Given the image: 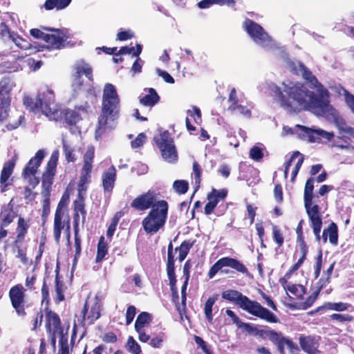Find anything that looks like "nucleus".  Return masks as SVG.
<instances>
[{
    "mask_svg": "<svg viewBox=\"0 0 354 354\" xmlns=\"http://www.w3.org/2000/svg\"><path fill=\"white\" fill-rule=\"evenodd\" d=\"M284 61L292 73L301 75L318 94L309 91L301 83L290 81L283 82L281 87L272 82H266L265 88L278 97L281 106L294 111L308 110L318 115L332 113L333 110L329 104L328 91L311 71L299 61H292L289 58Z\"/></svg>",
    "mask_w": 354,
    "mask_h": 354,
    "instance_id": "1",
    "label": "nucleus"
},
{
    "mask_svg": "<svg viewBox=\"0 0 354 354\" xmlns=\"http://www.w3.org/2000/svg\"><path fill=\"white\" fill-rule=\"evenodd\" d=\"M120 102V97L115 86L111 83L105 84L102 92L101 113L95 130L97 140L116 127Z\"/></svg>",
    "mask_w": 354,
    "mask_h": 354,
    "instance_id": "2",
    "label": "nucleus"
},
{
    "mask_svg": "<svg viewBox=\"0 0 354 354\" xmlns=\"http://www.w3.org/2000/svg\"><path fill=\"white\" fill-rule=\"evenodd\" d=\"M23 103L26 109L34 114L44 115L50 120L62 119L61 105L55 102V93L48 86L41 87L35 97H24Z\"/></svg>",
    "mask_w": 354,
    "mask_h": 354,
    "instance_id": "3",
    "label": "nucleus"
},
{
    "mask_svg": "<svg viewBox=\"0 0 354 354\" xmlns=\"http://www.w3.org/2000/svg\"><path fill=\"white\" fill-rule=\"evenodd\" d=\"M243 28L252 41L258 46L273 52L275 55L281 56L283 60L288 58L286 48L277 42L265 29L257 22L252 19H246L243 23Z\"/></svg>",
    "mask_w": 354,
    "mask_h": 354,
    "instance_id": "4",
    "label": "nucleus"
},
{
    "mask_svg": "<svg viewBox=\"0 0 354 354\" xmlns=\"http://www.w3.org/2000/svg\"><path fill=\"white\" fill-rule=\"evenodd\" d=\"M224 299L234 302L248 313L270 323H277L279 319L276 315L263 307L259 303L250 300L248 297L234 290H227L222 293Z\"/></svg>",
    "mask_w": 354,
    "mask_h": 354,
    "instance_id": "5",
    "label": "nucleus"
},
{
    "mask_svg": "<svg viewBox=\"0 0 354 354\" xmlns=\"http://www.w3.org/2000/svg\"><path fill=\"white\" fill-rule=\"evenodd\" d=\"M95 156V147L88 145L83 155V165L78 183V200L74 203L75 212H79L82 216V222L85 220L86 211L84 209V199L87 190V187L91 182L93 162Z\"/></svg>",
    "mask_w": 354,
    "mask_h": 354,
    "instance_id": "6",
    "label": "nucleus"
},
{
    "mask_svg": "<svg viewBox=\"0 0 354 354\" xmlns=\"http://www.w3.org/2000/svg\"><path fill=\"white\" fill-rule=\"evenodd\" d=\"M315 181L314 178H310L307 180L304 188V202L316 240L319 241L321 240L320 232L322 227V221L319 212L320 208L316 201L317 196L313 194Z\"/></svg>",
    "mask_w": 354,
    "mask_h": 354,
    "instance_id": "7",
    "label": "nucleus"
},
{
    "mask_svg": "<svg viewBox=\"0 0 354 354\" xmlns=\"http://www.w3.org/2000/svg\"><path fill=\"white\" fill-rule=\"evenodd\" d=\"M45 326L49 334L52 345L55 346L56 339H58L60 354H68L67 332H64L61 327L59 316L52 311H47L45 315Z\"/></svg>",
    "mask_w": 354,
    "mask_h": 354,
    "instance_id": "8",
    "label": "nucleus"
},
{
    "mask_svg": "<svg viewBox=\"0 0 354 354\" xmlns=\"http://www.w3.org/2000/svg\"><path fill=\"white\" fill-rule=\"evenodd\" d=\"M168 204L165 201H158L154 204L148 215L142 220L145 231L148 234L157 232L165 223Z\"/></svg>",
    "mask_w": 354,
    "mask_h": 354,
    "instance_id": "9",
    "label": "nucleus"
},
{
    "mask_svg": "<svg viewBox=\"0 0 354 354\" xmlns=\"http://www.w3.org/2000/svg\"><path fill=\"white\" fill-rule=\"evenodd\" d=\"M288 134H296L299 138L307 140L310 142H319L322 138L330 140L334 136L332 132H327L320 129L308 128L299 124L296 125L294 128L283 126L281 136H286Z\"/></svg>",
    "mask_w": 354,
    "mask_h": 354,
    "instance_id": "10",
    "label": "nucleus"
},
{
    "mask_svg": "<svg viewBox=\"0 0 354 354\" xmlns=\"http://www.w3.org/2000/svg\"><path fill=\"white\" fill-rule=\"evenodd\" d=\"M163 159L168 162H175L178 159V153L168 131H165L155 138Z\"/></svg>",
    "mask_w": 354,
    "mask_h": 354,
    "instance_id": "11",
    "label": "nucleus"
},
{
    "mask_svg": "<svg viewBox=\"0 0 354 354\" xmlns=\"http://www.w3.org/2000/svg\"><path fill=\"white\" fill-rule=\"evenodd\" d=\"M44 151L42 149L39 150L35 153V156L29 160L23 171L22 176L24 180L32 188H35L39 183V180L35 175L37 174V169L44 158Z\"/></svg>",
    "mask_w": 354,
    "mask_h": 354,
    "instance_id": "12",
    "label": "nucleus"
},
{
    "mask_svg": "<svg viewBox=\"0 0 354 354\" xmlns=\"http://www.w3.org/2000/svg\"><path fill=\"white\" fill-rule=\"evenodd\" d=\"M100 301L97 296L88 297L81 312L84 325H91L100 316Z\"/></svg>",
    "mask_w": 354,
    "mask_h": 354,
    "instance_id": "13",
    "label": "nucleus"
},
{
    "mask_svg": "<svg viewBox=\"0 0 354 354\" xmlns=\"http://www.w3.org/2000/svg\"><path fill=\"white\" fill-rule=\"evenodd\" d=\"M74 74L72 87L74 91L81 90L83 85L82 76L84 75L88 80L93 81V70L89 64L84 60L77 61L74 65Z\"/></svg>",
    "mask_w": 354,
    "mask_h": 354,
    "instance_id": "14",
    "label": "nucleus"
},
{
    "mask_svg": "<svg viewBox=\"0 0 354 354\" xmlns=\"http://www.w3.org/2000/svg\"><path fill=\"white\" fill-rule=\"evenodd\" d=\"M223 267H230L242 274H249L248 268L241 261L230 257H223L212 266L209 271V277L213 278Z\"/></svg>",
    "mask_w": 354,
    "mask_h": 354,
    "instance_id": "15",
    "label": "nucleus"
},
{
    "mask_svg": "<svg viewBox=\"0 0 354 354\" xmlns=\"http://www.w3.org/2000/svg\"><path fill=\"white\" fill-rule=\"evenodd\" d=\"M264 333L276 345L280 353H283L286 351L291 353L298 351L297 345L291 339L283 336L281 333L274 330H267Z\"/></svg>",
    "mask_w": 354,
    "mask_h": 354,
    "instance_id": "16",
    "label": "nucleus"
},
{
    "mask_svg": "<svg viewBox=\"0 0 354 354\" xmlns=\"http://www.w3.org/2000/svg\"><path fill=\"white\" fill-rule=\"evenodd\" d=\"M9 297L12 307L19 316H24V288L21 284L12 287L9 292Z\"/></svg>",
    "mask_w": 354,
    "mask_h": 354,
    "instance_id": "17",
    "label": "nucleus"
},
{
    "mask_svg": "<svg viewBox=\"0 0 354 354\" xmlns=\"http://www.w3.org/2000/svg\"><path fill=\"white\" fill-rule=\"evenodd\" d=\"M45 45L48 49H59L65 46L67 39L66 35L59 29H47Z\"/></svg>",
    "mask_w": 354,
    "mask_h": 354,
    "instance_id": "18",
    "label": "nucleus"
},
{
    "mask_svg": "<svg viewBox=\"0 0 354 354\" xmlns=\"http://www.w3.org/2000/svg\"><path fill=\"white\" fill-rule=\"evenodd\" d=\"M58 158V150L53 151L47 163L46 171L42 176V185L46 189H48L52 184V180L55 174Z\"/></svg>",
    "mask_w": 354,
    "mask_h": 354,
    "instance_id": "19",
    "label": "nucleus"
},
{
    "mask_svg": "<svg viewBox=\"0 0 354 354\" xmlns=\"http://www.w3.org/2000/svg\"><path fill=\"white\" fill-rule=\"evenodd\" d=\"M156 197L153 192H148L134 198L131 206L139 211H144L156 204Z\"/></svg>",
    "mask_w": 354,
    "mask_h": 354,
    "instance_id": "20",
    "label": "nucleus"
},
{
    "mask_svg": "<svg viewBox=\"0 0 354 354\" xmlns=\"http://www.w3.org/2000/svg\"><path fill=\"white\" fill-rule=\"evenodd\" d=\"M64 203L61 201L57 205L55 214L53 234L55 240L57 243L59 242L62 230L64 228L65 226L64 221H63L64 216Z\"/></svg>",
    "mask_w": 354,
    "mask_h": 354,
    "instance_id": "21",
    "label": "nucleus"
},
{
    "mask_svg": "<svg viewBox=\"0 0 354 354\" xmlns=\"http://www.w3.org/2000/svg\"><path fill=\"white\" fill-rule=\"evenodd\" d=\"M116 180V169L113 166L110 167L102 174V182L104 194H110L114 187Z\"/></svg>",
    "mask_w": 354,
    "mask_h": 354,
    "instance_id": "22",
    "label": "nucleus"
},
{
    "mask_svg": "<svg viewBox=\"0 0 354 354\" xmlns=\"http://www.w3.org/2000/svg\"><path fill=\"white\" fill-rule=\"evenodd\" d=\"M15 160H11L6 162L3 165L0 176V185L1 192H5L8 185L7 180L12 175L15 167Z\"/></svg>",
    "mask_w": 354,
    "mask_h": 354,
    "instance_id": "23",
    "label": "nucleus"
},
{
    "mask_svg": "<svg viewBox=\"0 0 354 354\" xmlns=\"http://www.w3.org/2000/svg\"><path fill=\"white\" fill-rule=\"evenodd\" d=\"M297 158H298V160L291 174L292 180H293L294 178L297 176L298 171L304 162V158L301 156V154L299 151H295L291 156L290 160L285 163L284 174L286 176L292 162Z\"/></svg>",
    "mask_w": 354,
    "mask_h": 354,
    "instance_id": "24",
    "label": "nucleus"
},
{
    "mask_svg": "<svg viewBox=\"0 0 354 354\" xmlns=\"http://www.w3.org/2000/svg\"><path fill=\"white\" fill-rule=\"evenodd\" d=\"M16 214L10 205L2 206L0 213V222L4 227L10 224L15 218Z\"/></svg>",
    "mask_w": 354,
    "mask_h": 354,
    "instance_id": "25",
    "label": "nucleus"
},
{
    "mask_svg": "<svg viewBox=\"0 0 354 354\" xmlns=\"http://www.w3.org/2000/svg\"><path fill=\"white\" fill-rule=\"evenodd\" d=\"M251 109V106H243L239 104L238 102H233L228 107V110L233 114H239L247 119L250 118L252 116Z\"/></svg>",
    "mask_w": 354,
    "mask_h": 354,
    "instance_id": "26",
    "label": "nucleus"
},
{
    "mask_svg": "<svg viewBox=\"0 0 354 354\" xmlns=\"http://www.w3.org/2000/svg\"><path fill=\"white\" fill-rule=\"evenodd\" d=\"M71 1L72 0H46L41 8L46 10H62L67 8Z\"/></svg>",
    "mask_w": 354,
    "mask_h": 354,
    "instance_id": "27",
    "label": "nucleus"
},
{
    "mask_svg": "<svg viewBox=\"0 0 354 354\" xmlns=\"http://www.w3.org/2000/svg\"><path fill=\"white\" fill-rule=\"evenodd\" d=\"M29 227L28 221H26L24 218L19 217L17 222V227L16 229L17 237L15 243H21L24 241L26 234H27Z\"/></svg>",
    "mask_w": 354,
    "mask_h": 354,
    "instance_id": "28",
    "label": "nucleus"
},
{
    "mask_svg": "<svg viewBox=\"0 0 354 354\" xmlns=\"http://www.w3.org/2000/svg\"><path fill=\"white\" fill-rule=\"evenodd\" d=\"M328 237L331 244L337 245L338 239L337 227L334 223H330L328 227L324 230L321 238L324 243H326Z\"/></svg>",
    "mask_w": 354,
    "mask_h": 354,
    "instance_id": "29",
    "label": "nucleus"
},
{
    "mask_svg": "<svg viewBox=\"0 0 354 354\" xmlns=\"http://www.w3.org/2000/svg\"><path fill=\"white\" fill-rule=\"evenodd\" d=\"M149 93L140 97V104L145 106L152 107L160 100V97L153 88H149Z\"/></svg>",
    "mask_w": 354,
    "mask_h": 354,
    "instance_id": "30",
    "label": "nucleus"
},
{
    "mask_svg": "<svg viewBox=\"0 0 354 354\" xmlns=\"http://www.w3.org/2000/svg\"><path fill=\"white\" fill-rule=\"evenodd\" d=\"M15 86V84L12 79L9 77H3L0 81V100H1L2 98H8L10 100L9 97L7 95L12 90Z\"/></svg>",
    "mask_w": 354,
    "mask_h": 354,
    "instance_id": "31",
    "label": "nucleus"
},
{
    "mask_svg": "<svg viewBox=\"0 0 354 354\" xmlns=\"http://www.w3.org/2000/svg\"><path fill=\"white\" fill-rule=\"evenodd\" d=\"M299 344L302 350L308 354H313V351L317 346L315 338L310 336H301L299 337Z\"/></svg>",
    "mask_w": 354,
    "mask_h": 354,
    "instance_id": "32",
    "label": "nucleus"
},
{
    "mask_svg": "<svg viewBox=\"0 0 354 354\" xmlns=\"http://www.w3.org/2000/svg\"><path fill=\"white\" fill-rule=\"evenodd\" d=\"M62 118H64L66 122L68 124H75L81 119L80 114L76 110L66 109L62 110Z\"/></svg>",
    "mask_w": 354,
    "mask_h": 354,
    "instance_id": "33",
    "label": "nucleus"
},
{
    "mask_svg": "<svg viewBox=\"0 0 354 354\" xmlns=\"http://www.w3.org/2000/svg\"><path fill=\"white\" fill-rule=\"evenodd\" d=\"M151 322V316L148 313L142 312L140 313L135 322V329H145V326L149 324Z\"/></svg>",
    "mask_w": 354,
    "mask_h": 354,
    "instance_id": "34",
    "label": "nucleus"
},
{
    "mask_svg": "<svg viewBox=\"0 0 354 354\" xmlns=\"http://www.w3.org/2000/svg\"><path fill=\"white\" fill-rule=\"evenodd\" d=\"M62 145L66 160L68 162H75L76 160V157L74 153L73 149L71 147V145L68 142L64 136L62 137Z\"/></svg>",
    "mask_w": 354,
    "mask_h": 354,
    "instance_id": "35",
    "label": "nucleus"
},
{
    "mask_svg": "<svg viewBox=\"0 0 354 354\" xmlns=\"http://www.w3.org/2000/svg\"><path fill=\"white\" fill-rule=\"evenodd\" d=\"M10 100L8 98L0 100V123H2L8 117Z\"/></svg>",
    "mask_w": 354,
    "mask_h": 354,
    "instance_id": "36",
    "label": "nucleus"
},
{
    "mask_svg": "<svg viewBox=\"0 0 354 354\" xmlns=\"http://www.w3.org/2000/svg\"><path fill=\"white\" fill-rule=\"evenodd\" d=\"M193 243L189 241H183L180 247L176 248V251H178V259L183 261L187 257Z\"/></svg>",
    "mask_w": 354,
    "mask_h": 354,
    "instance_id": "37",
    "label": "nucleus"
},
{
    "mask_svg": "<svg viewBox=\"0 0 354 354\" xmlns=\"http://www.w3.org/2000/svg\"><path fill=\"white\" fill-rule=\"evenodd\" d=\"M217 299L216 296L209 297L205 304L204 313L209 322H212L213 319L212 307Z\"/></svg>",
    "mask_w": 354,
    "mask_h": 354,
    "instance_id": "38",
    "label": "nucleus"
},
{
    "mask_svg": "<svg viewBox=\"0 0 354 354\" xmlns=\"http://www.w3.org/2000/svg\"><path fill=\"white\" fill-rule=\"evenodd\" d=\"M280 283L286 291L290 292L295 296H299L303 290L302 286L289 283L284 279H280Z\"/></svg>",
    "mask_w": 354,
    "mask_h": 354,
    "instance_id": "39",
    "label": "nucleus"
},
{
    "mask_svg": "<svg viewBox=\"0 0 354 354\" xmlns=\"http://www.w3.org/2000/svg\"><path fill=\"white\" fill-rule=\"evenodd\" d=\"M107 254V245L104 242V237L100 239L97 245V252L96 256V262H100L103 260L106 254Z\"/></svg>",
    "mask_w": 354,
    "mask_h": 354,
    "instance_id": "40",
    "label": "nucleus"
},
{
    "mask_svg": "<svg viewBox=\"0 0 354 354\" xmlns=\"http://www.w3.org/2000/svg\"><path fill=\"white\" fill-rule=\"evenodd\" d=\"M326 308L335 311H344L348 310L351 306L348 303L344 302H328L325 305Z\"/></svg>",
    "mask_w": 354,
    "mask_h": 354,
    "instance_id": "41",
    "label": "nucleus"
},
{
    "mask_svg": "<svg viewBox=\"0 0 354 354\" xmlns=\"http://www.w3.org/2000/svg\"><path fill=\"white\" fill-rule=\"evenodd\" d=\"M189 184L186 180H178L173 183V188L179 194H184L188 189Z\"/></svg>",
    "mask_w": 354,
    "mask_h": 354,
    "instance_id": "42",
    "label": "nucleus"
},
{
    "mask_svg": "<svg viewBox=\"0 0 354 354\" xmlns=\"http://www.w3.org/2000/svg\"><path fill=\"white\" fill-rule=\"evenodd\" d=\"M10 38L16 44V46L21 49H28L30 46L28 41L14 32H12V34L10 35Z\"/></svg>",
    "mask_w": 354,
    "mask_h": 354,
    "instance_id": "43",
    "label": "nucleus"
},
{
    "mask_svg": "<svg viewBox=\"0 0 354 354\" xmlns=\"http://www.w3.org/2000/svg\"><path fill=\"white\" fill-rule=\"evenodd\" d=\"M342 95L344 96L345 103L351 113L354 115V95L351 94L346 89H343Z\"/></svg>",
    "mask_w": 354,
    "mask_h": 354,
    "instance_id": "44",
    "label": "nucleus"
},
{
    "mask_svg": "<svg viewBox=\"0 0 354 354\" xmlns=\"http://www.w3.org/2000/svg\"><path fill=\"white\" fill-rule=\"evenodd\" d=\"M20 244L21 243H18L16 245L15 243L17 248L16 257L18 258L22 263L26 265L28 263V259L26 257V248L21 247Z\"/></svg>",
    "mask_w": 354,
    "mask_h": 354,
    "instance_id": "45",
    "label": "nucleus"
},
{
    "mask_svg": "<svg viewBox=\"0 0 354 354\" xmlns=\"http://www.w3.org/2000/svg\"><path fill=\"white\" fill-rule=\"evenodd\" d=\"M127 348L129 352L132 354H140L141 352L140 345L134 340L132 337H129L127 344Z\"/></svg>",
    "mask_w": 354,
    "mask_h": 354,
    "instance_id": "46",
    "label": "nucleus"
},
{
    "mask_svg": "<svg viewBox=\"0 0 354 354\" xmlns=\"http://www.w3.org/2000/svg\"><path fill=\"white\" fill-rule=\"evenodd\" d=\"M208 203L205 206V213L210 214L218 203V199L216 198L213 195L209 194L207 196Z\"/></svg>",
    "mask_w": 354,
    "mask_h": 354,
    "instance_id": "47",
    "label": "nucleus"
},
{
    "mask_svg": "<svg viewBox=\"0 0 354 354\" xmlns=\"http://www.w3.org/2000/svg\"><path fill=\"white\" fill-rule=\"evenodd\" d=\"M17 120H15L12 122H10L6 124V128L8 131H12L14 129H17L24 122L25 118H24V114H22L21 113H17Z\"/></svg>",
    "mask_w": 354,
    "mask_h": 354,
    "instance_id": "48",
    "label": "nucleus"
},
{
    "mask_svg": "<svg viewBox=\"0 0 354 354\" xmlns=\"http://www.w3.org/2000/svg\"><path fill=\"white\" fill-rule=\"evenodd\" d=\"M263 156L262 149L257 147L254 146L250 150V157L255 161H259Z\"/></svg>",
    "mask_w": 354,
    "mask_h": 354,
    "instance_id": "49",
    "label": "nucleus"
},
{
    "mask_svg": "<svg viewBox=\"0 0 354 354\" xmlns=\"http://www.w3.org/2000/svg\"><path fill=\"white\" fill-rule=\"evenodd\" d=\"M201 167L197 162H194L193 163V175H194L193 178H194V183L196 186V188H198L199 187V184L201 183Z\"/></svg>",
    "mask_w": 354,
    "mask_h": 354,
    "instance_id": "50",
    "label": "nucleus"
},
{
    "mask_svg": "<svg viewBox=\"0 0 354 354\" xmlns=\"http://www.w3.org/2000/svg\"><path fill=\"white\" fill-rule=\"evenodd\" d=\"M333 320H336L339 322H351L353 317L348 314H333L330 316Z\"/></svg>",
    "mask_w": 354,
    "mask_h": 354,
    "instance_id": "51",
    "label": "nucleus"
},
{
    "mask_svg": "<svg viewBox=\"0 0 354 354\" xmlns=\"http://www.w3.org/2000/svg\"><path fill=\"white\" fill-rule=\"evenodd\" d=\"M146 136L145 133H140L137 138L131 142V147L133 149H137L142 146V145L145 142Z\"/></svg>",
    "mask_w": 354,
    "mask_h": 354,
    "instance_id": "52",
    "label": "nucleus"
},
{
    "mask_svg": "<svg viewBox=\"0 0 354 354\" xmlns=\"http://www.w3.org/2000/svg\"><path fill=\"white\" fill-rule=\"evenodd\" d=\"M136 314V308L133 306L128 307L126 313V322L127 325H129L133 320Z\"/></svg>",
    "mask_w": 354,
    "mask_h": 354,
    "instance_id": "53",
    "label": "nucleus"
},
{
    "mask_svg": "<svg viewBox=\"0 0 354 354\" xmlns=\"http://www.w3.org/2000/svg\"><path fill=\"white\" fill-rule=\"evenodd\" d=\"M167 275L175 274L174 259L171 254L167 255Z\"/></svg>",
    "mask_w": 354,
    "mask_h": 354,
    "instance_id": "54",
    "label": "nucleus"
},
{
    "mask_svg": "<svg viewBox=\"0 0 354 354\" xmlns=\"http://www.w3.org/2000/svg\"><path fill=\"white\" fill-rule=\"evenodd\" d=\"M187 115L192 117L196 123L199 122L201 121V111L196 106H193L192 110H188Z\"/></svg>",
    "mask_w": 354,
    "mask_h": 354,
    "instance_id": "55",
    "label": "nucleus"
},
{
    "mask_svg": "<svg viewBox=\"0 0 354 354\" xmlns=\"http://www.w3.org/2000/svg\"><path fill=\"white\" fill-rule=\"evenodd\" d=\"M272 232L275 242L279 246H281L283 243V238L280 230L276 226H274L272 228Z\"/></svg>",
    "mask_w": 354,
    "mask_h": 354,
    "instance_id": "56",
    "label": "nucleus"
},
{
    "mask_svg": "<svg viewBox=\"0 0 354 354\" xmlns=\"http://www.w3.org/2000/svg\"><path fill=\"white\" fill-rule=\"evenodd\" d=\"M157 74L161 77L167 83L174 84V79L170 75V74L166 71H162L159 68L156 69Z\"/></svg>",
    "mask_w": 354,
    "mask_h": 354,
    "instance_id": "57",
    "label": "nucleus"
},
{
    "mask_svg": "<svg viewBox=\"0 0 354 354\" xmlns=\"http://www.w3.org/2000/svg\"><path fill=\"white\" fill-rule=\"evenodd\" d=\"M133 37V33L131 30L121 31L117 34V39L120 41H126L131 39Z\"/></svg>",
    "mask_w": 354,
    "mask_h": 354,
    "instance_id": "58",
    "label": "nucleus"
},
{
    "mask_svg": "<svg viewBox=\"0 0 354 354\" xmlns=\"http://www.w3.org/2000/svg\"><path fill=\"white\" fill-rule=\"evenodd\" d=\"M167 276L169 279V285H170L171 290L173 292V295H174V297H176V299H178V292L176 290V274H172L171 275H167Z\"/></svg>",
    "mask_w": 354,
    "mask_h": 354,
    "instance_id": "59",
    "label": "nucleus"
},
{
    "mask_svg": "<svg viewBox=\"0 0 354 354\" xmlns=\"http://www.w3.org/2000/svg\"><path fill=\"white\" fill-rule=\"evenodd\" d=\"M142 61L140 59V58L138 57L132 65L131 72L133 73V75L136 73H140L142 71Z\"/></svg>",
    "mask_w": 354,
    "mask_h": 354,
    "instance_id": "60",
    "label": "nucleus"
},
{
    "mask_svg": "<svg viewBox=\"0 0 354 354\" xmlns=\"http://www.w3.org/2000/svg\"><path fill=\"white\" fill-rule=\"evenodd\" d=\"M30 32V35L33 37L37 38V39H41L44 41H45L46 35L47 34V32H43L41 30L37 29V28L31 29Z\"/></svg>",
    "mask_w": 354,
    "mask_h": 354,
    "instance_id": "61",
    "label": "nucleus"
},
{
    "mask_svg": "<svg viewBox=\"0 0 354 354\" xmlns=\"http://www.w3.org/2000/svg\"><path fill=\"white\" fill-rule=\"evenodd\" d=\"M226 315L230 317L234 324H235L238 327L240 324L242 322L239 317L231 310L227 309L225 310Z\"/></svg>",
    "mask_w": 354,
    "mask_h": 354,
    "instance_id": "62",
    "label": "nucleus"
},
{
    "mask_svg": "<svg viewBox=\"0 0 354 354\" xmlns=\"http://www.w3.org/2000/svg\"><path fill=\"white\" fill-rule=\"evenodd\" d=\"M210 195H213L216 198L220 200H223L225 198L227 195V191L225 189L216 190L213 189Z\"/></svg>",
    "mask_w": 354,
    "mask_h": 354,
    "instance_id": "63",
    "label": "nucleus"
},
{
    "mask_svg": "<svg viewBox=\"0 0 354 354\" xmlns=\"http://www.w3.org/2000/svg\"><path fill=\"white\" fill-rule=\"evenodd\" d=\"M230 167L228 165L223 164L219 167L218 171L223 177L227 178L230 176Z\"/></svg>",
    "mask_w": 354,
    "mask_h": 354,
    "instance_id": "64",
    "label": "nucleus"
}]
</instances>
